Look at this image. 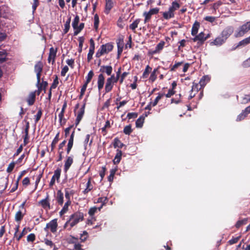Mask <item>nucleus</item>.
Instances as JSON below:
<instances>
[{
    "instance_id": "5701e85b",
    "label": "nucleus",
    "mask_w": 250,
    "mask_h": 250,
    "mask_svg": "<svg viewBox=\"0 0 250 250\" xmlns=\"http://www.w3.org/2000/svg\"><path fill=\"white\" fill-rule=\"evenodd\" d=\"M145 117L143 116L140 117L136 121V126L138 128H141L144 124Z\"/></svg>"
},
{
    "instance_id": "bf43d9fd",
    "label": "nucleus",
    "mask_w": 250,
    "mask_h": 250,
    "mask_svg": "<svg viewBox=\"0 0 250 250\" xmlns=\"http://www.w3.org/2000/svg\"><path fill=\"white\" fill-rule=\"evenodd\" d=\"M105 170H106L105 167H103L102 170L100 172V175L101 177V180H103V178L104 176Z\"/></svg>"
},
{
    "instance_id": "c85d7f7f",
    "label": "nucleus",
    "mask_w": 250,
    "mask_h": 250,
    "mask_svg": "<svg viewBox=\"0 0 250 250\" xmlns=\"http://www.w3.org/2000/svg\"><path fill=\"white\" fill-rule=\"evenodd\" d=\"M59 135H60V133L58 132L57 133V134L56 135L55 137L54 138V139H53V140L51 143V150H52L54 148L56 145L57 144V143L59 141Z\"/></svg>"
},
{
    "instance_id": "423d86ee",
    "label": "nucleus",
    "mask_w": 250,
    "mask_h": 250,
    "mask_svg": "<svg viewBox=\"0 0 250 250\" xmlns=\"http://www.w3.org/2000/svg\"><path fill=\"white\" fill-rule=\"evenodd\" d=\"M58 227L57 220L54 219L49 222L46 224V227L44 228L45 231H47V229H50L52 233H55L57 231Z\"/></svg>"
},
{
    "instance_id": "338daca9",
    "label": "nucleus",
    "mask_w": 250,
    "mask_h": 250,
    "mask_svg": "<svg viewBox=\"0 0 250 250\" xmlns=\"http://www.w3.org/2000/svg\"><path fill=\"white\" fill-rule=\"evenodd\" d=\"M70 195L71 193L68 190L65 191V197L67 199V201H70Z\"/></svg>"
},
{
    "instance_id": "8fccbe9b",
    "label": "nucleus",
    "mask_w": 250,
    "mask_h": 250,
    "mask_svg": "<svg viewBox=\"0 0 250 250\" xmlns=\"http://www.w3.org/2000/svg\"><path fill=\"white\" fill-rule=\"evenodd\" d=\"M35 239V236L34 234H33V233H31V234H29L27 237V240L28 241L33 242V241H34Z\"/></svg>"
},
{
    "instance_id": "9b49d317",
    "label": "nucleus",
    "mask_w": 250,
    "mask_h": 250,
    "mask_svg": "<svg viewBox=\"0 0 250 250\" xmlns=\"http://www.w3.org/2000/svg\"><path fill=\"white\" fill-rule=\"evenodd\" d=\"M84 108H85V104H84L82 107L80 109L78 113L77 116L76 120V124L78 125L83 116L84 113Z\"/></svg>"
},
{
    "instance_id": "4be33fe9",
    "label": "nucleus",
    "mask_w": 250,
    "mask_h": 250,
    "mask_svg": "<svg viewBox=\"0 0 250 250\" xmlns=\"http://www.w3.org/2000/svg\"><path fill=\"white\" fill-rule=\"evenodd\" d=\"M210 80V78L208 76H203L199 82V84L201 87L204 86L206 83Z\"/></svg>"
},
{
    "instance_id": "052dcab7",
    "label": "nucleus",
    "mask_w": 250,
    "mask_h": 250,
    "mask_svg": "<svg viewBox=\"0 0 250 250\" xmlns=\"http://www.w3.org/2000/svg\"><path fill=\"white\" fill-rule=\"evenodd\" d=\"M205 20L209 22H213L215 21V18L211 16H207L205 18Z\"/></svg>"
},
{
    "instance_id": "bb28decb",
    "label": "nucleus",
    "mask_w": 250,
    "mask_h": 250,
    "mask_svg": "<svg viewBox=\"0 0 250 250\" xmlns=\"http://www.w3.org/2000/svg\"><path fill=\"white\" fill-rule=\"evenodd\" d=\"M70 201H67V202L65 203L62 209L60 212L61 215L64 214L68 210V206L70 205Z\"/></svg>"
},
{
    "instance_id": "393cba45",
    "label": "nucleus",
    "mask_w": 250,
    "mask_h": 250,
    "mask_svg": "<svg viewBox=\"0 0 250 250\" xmlns=\"http://www.w3.org/2000/svg\"><path fill=\"white\" fill-rule=\"evenodd\" d=\"M42 206L45 209H50V205L47 198L42 200L40 202Z\"/></svg>"
},
{
    "instance_id": "39448f33",
    "label": "nucleus",
    "mask_w": 250,
    "mask_h": 250,
    "mask_svg": "<svg viewBox=\"0 0 250 250\" xmlns=\"http://www.w3.org/2000/svg\"><path fill=\"white\" fill-rule=\"evenodd\" d=\"M118 81V77L115 78L114 75L107 78L105 85V92L108 93L113 88L114 84Z\"/></svg>"
},
{
    "instance_id": "2eb2a0df",
    "label": "nucleus",
    "mask_w": 250,
    "mask_h": 250,
    "mask_svg": "<svg viewBox=\"0 0 250 250\" xmlns=\"http://www.w3.org/2000/svg\"><path fill=\"white\" fill-rule=\"evenodd\" d=\"M100 71L105 72L107 75H111L112 72V67L109 65H103L101 67Z\"/></svg>"
},
{
    "instance_id": "0eeeda50",
    "label": "nucleus",
    "mask_w": 250,
    "mask_h": 250,
    "mask_svg": "<svg viewBox=\"0 0 250 250\" xmlns=\"http://www.w3.org/2000/svg\"><path fill=\"white\" fill-rule=\"evenodd\" d=\"M159 11V9L158 8H154L151 9L148 12H145L143 14L144 16L145 17V22L146 23L151 18V17L153 15L157 14Z\"/></svg>"
},
{
    "instance_id": "c756f323",
    "label": "nucleus",
    "mask_w": 250,
    "mask_h": 250,
    "mask_svg": "<svg viewBox=\"0 0 250 250\" xmlns=\"http://www.w3.org/2000/svg\"><path fill=\"white\" fill-rule=\"evenodd\" d=\"M152 68L149 65H147L144 72H143L142 76L143 78H147L148 76L149 73L150 72Z\"/></svg>"
},
{
    "instance_id": "412c9836",
    "label": "nucleus",
    "mask_w": 250,
    "mask_h": 250,
    "mask_svg": "<svg viewBox=\"0 0 250 250\" xmlns=\"http://www.w3.org/2000/svg\"><path fill=\"white\" fill-rule=\"evenodd\" d=\"M35 99V92H33L29 94L28 97L27 98V102L29 105H32L34 102Z\"/></svg>"
},
{
    "instance_id": "79ce46f5",
    "label": "nucleus",
    "mask_w": 250,
    "mask_h": 250,
    "mask_svg": "<svg viewBox=\"0 0 250 250\" xmlns=\"http://www.w3.org/2000/svg\"><path fill=\"white\" fill-rule=\"evenodd\" d=\"M123 145H124L122 143L119 139H115L114 140V146L115 147H118L121 148V147H122Z\"/></svg>"
},
{
    "instance_id": "f257e3e1",
    "label": "nucleus",
    "mask_w": 250,
    "mask_h": 250,
    "mask_svg": "<svg viewBox=\"0 0 250 250\" xmlns=\"http://www.w3.org/2000/svg\"><path fill=\"white\" fill-rule=\"evenodd\" d=\"M83 214L80 212H76L70 216L69 220L64 225V228H67L69 226V229L75 226L79 222L83 221Z\"/></svg>"
},
{
    "instance_id": "e2e57ef3",
    "label": "nucleus",
    "mask_w": 250,
    "mask_h": 250,
    "mask_svg": "<svg viewBox=\"0 0 250 250\" xmlns=\"http://www.w3.org/2000/svg\"><path fill=\"white\" fill-rule=\"evenodd\" d=\"M137 114L136 113H129L127 116L129 119L135 118L137 117Z\"/></svg>"
},
{
    "instance_id": "72a5a7b5",
    "label": "nucleus",
    "mask_w": 250,
    "mask_h": 250,
    "mask_svg": "<svg viewBox=\"0 0 250 250\" xmlns=\"http://www.w3.org/2000/svg\"><path fill=\"white\" fill-rule=\"evenodd\" d=\"M140 21V19L136 20L132 24L130 25V29H131L132 30H134L138 27V24L139 23Z\"/></svg>"
},
{
    "instance_id": "f8f14e48",
    "label": "nucleus",
    "mask_w": 250,
    "mask_h": 250,
    "mask_svg": "<svg viewBox=\"0 0 250 250\" xmlns=\"http://www.w3.org/2000/svg\"><path fill=\"white\" fill-rule=\"evenodd\" d=\"M95 46L94 42L92 39L90 40V45L89 52L87 54V60L89 62L92 58V56L94 53Z\"/></svg>"
},
{
    "instance_id": "4d7b16f0",
    "label": "nucleus",
    "mask_w": 250,
    "mask_h": 250,
    "mask_svg": "<svg viewBox=\"0 0 250 250\" xmlns=\"http://www.w3.org/2000/svg\"><path fill=\"white\" fill-rule=\"evenodd\" d=\"M42 114L41 110H39L35 115L36 122H37L41 118Z\"/></svg>"
},
{
    "instance_id": "de8ad7c7",
    "label": "nucleus",
    "mask_w": 250,
    "mask_h": 250,
    "mask_svg": "<svg viewBox=\"0 0 250 250\" xmlns=\"http://www.w3.org/2000/svg\"><path fill=\"white\" fill-rule=\"evenodd\" d=\"M14 167H15V163L14 162L11 163L9 165V166L7 168V172H9V173L11 172L14 169Z\"/></svg>"
},
{
    "instance_id": "f03ea898",
    "label": "nucleus",
    "mask_w": 250,
    "mask_h": 250,
    "mask_svg": "<svg viewBox=\"0 0 250 250\" xmlns=\"http://www.w3.org/2000/svg\"><path fill=\"white\" fill-rule=\"evenodd\" d=\"M179 7L180 5L176 1H173L172 3L171 6L169 8L168 11L163 13V17L166 20L173 18L174 16V11Z\"/></svg>"
},
{
    "instance_id": "6e6552de",
    "label": "nucleus",
    "mask_w": 250,
    "mask_h": 250,
    "mask_svg": "<svg viewBox=\"0 0 250 250\" xmlns=\"http://www.w3.org/2000/svg\"><path fill=\"white\" fill-rule=\"evenodd\" d=\"M42 63L41 62H38L35 65V71L37 74V84L39 85L40 83L41 73L42 70Z\"/></svg>"
},
{
    "instance_id": "37998d69",
    "label": "nucleus",
    "mask_w": 250,
    "mask_h": 250,
    "mask_svg": "<svg viewBox=\"0 0 250 250\" xmlns=\"http://www.w3.org/2000/svg\"><path fill=\"white\" fill-rule=\"evenodd\" d=\"M84 27V23H81L78 27L76 28L74 32V34H78Z\"/></svg>"
},
{
    "instance_id": "ddd939ff",
    "label": "nucleus",
    "mask_w": 250,
    "mask_h": 250,
    "mask_svg": "<svg viewBox=\"0 0 250 250\" xmlns=\"http://www.w3.org/2000/svg\"><path fill=\"white\" fill-rule=\"evenodd\" d=\"M104 77L102 74H100L98 76L97 85L99 91L101 90V89L103 88L104 83Z\"/></svg>"
},
{
    "instance_id": "1a4fd4ad",
    "label": "nucleus",
    "mask_w": 250,
    "mask_h": 250,
    "mask_svg": "<svg viewBox=\"0 0 250 250\" xmlns=\"http://www.w3.org/2000/svg\"><path fill=\"white\" fill-rule=\"evenodd\" d=\"M57 52V49L54 47H51L49 49V54L48 58V61L50 63L52 62L53 63L55 62L56 54Z\"/></svg>"
},
{
    "instance_id": "f704fd0d",
    "label": "nucleus",
    "mask_w": 250,
    "mask_h": 250,
    "mask_svg": "<svg viewBox=\"0 0 250 250\" xmlns=\"http://www.w3.org/2000/svg\"><path fill=\"white\" fill-rule=\"evenodd\" d=\"M103 207V205L101 206L100 208H97L96 207H93V208H91L89 209V211H88V214L90 215V216H93L95 213L97 211V210L98 209L99 210H100L101 208H102Z\"/></svg>"
},
{
    "instance_id": "cd10ccee",
    "label": "nucleus",
    "mask_w": 250,
    "mask_h": 250,
    "mask_svg": "<svg viewBox=\"0 0 250 250\" xmlns=\"http://www.w3.org/2000/svg\"><path fill=\"white\" fill-rule=\"evenodd\" d=\"M66 105H67L66 103L65 102L62 105L61 111L58 115V117H59V120H60V122H62V119L63 118L64 110L66 107Z\"/></svg>"
},
{
    "instance_id": "2f4dec72",
    "label": "nucleus",
    "mask_w": 250,
    "mask_h": 250,
    "mask_svg": "<svg viewBox=\"0 0 250 250\" xmlns=\"http://www.w3.org/2000/svg\"><path fill=\"white\" fill-rule=\"evenodd\" d=\"M80 18L78 15H76L74 19V21L72 22V27L74 29H76V28L78 27V23L79 22Z\"/></svg>"
},
{
    "instance_id": "ea45409f",
    "label": "nucleus",
    "mask_w": 250,
    "mask_h": 250,
    "mask_svg": "<svg viewBox=\"0 0 250 250\" xmlns=\"http://www.w3.org/2000/svg\"><path fill=\"white\" fill-rule=\"evenodd\" d=\"M93 75H94L93 72L92 70L88 72V75L86 77V82L85 83H86L87 84L90 82Z\"/></svg>"
},
{
    "instance_id": "c03bdc74",
    "label": "nucleus",
    "mask_w": 250,
    "mask_h": 250,
    "mask_svg": "<svg viewBox=\"0 0 250 250\" xmlns=\"http://www.w3.org/2000/svg\"><path fill=\"white\" fill-rule=\"evenodd\" d=\"M94 27L97 29L98 27V25H99V17L97 14H96L94 16Z\"/></svg>"
},
{
    "instance_id": "864d4df0",
    "label": "nucleus",
    "mask_w": 250,
    "mask_h": 250,
    "mask_svg": "<svg viewBox=\"0 0 250 250\" xmlns=\"http://www.w3.org/2000/svg\"><path fill=\"white\" fill-rule=\"evenodd\" d=\"M68 71V66H64L61 71L62 76H64Z\"/></svg>"
},
{
    "instance_id": "13d9d810",
    "label": "nucleus",
    "mask_w": 250,
    "mask_h": 250,
    "mask_svg": "<svg viewBox=\"0 0 250 250\" xmlns=\"http://www.w3.org/2000/svg\"><path fill=\"white\" fill-rule=\"evenodd\" d=\"M198 91V84L197 83H193L191 92L196 91L197 92Z\"/></svg>"
},
{
    "instance_id": "20e7f679",
    "label": "nucleus",
    "mask_w": 250,
    "mask_h": 250,
    "mask_svg": "<svg viewBox=\"0 0 250 250\" xmlns=\"http://www.w3.org/2000/svg\"><path fill=\"white\" fill-rule=\"evenodd\" d=\"M250 30V21L240 26L235 33V37H239L244 36Z\"/></svg>"
},
{
    "instance_id": "4c0bfd02",
    "label": "nucleus",
    "mask_w": 250,
    "mask_h": 250,
    "mask_svg": "<svg viewBox=\"0 0 250 250\" xmlns=\"http://www.w3.org/2000/svg\"><path fill=\"white\" fill-rule=\"evenodd\" d=\"M79 52H81L82 51V48L83 45V43L84 42V38L83 37H79Z\"/></svg>"
},
{
    "instance_id": "9d476101",
    "label": "nucleus",
    "mask_w": 250,
    "mask_h": 250,
    "mask_svg": "<svg viewBox=\"0 0 250 250\" xmlns=\"http://www.w3.org/2000/svg\"><path fill=\"white\" fill-rule=\"evenodd\" d=\"M233 28L232 27H229L225 29L222 32L221 36L226 40L228 37L233 33Z\"/></svg>"
},
{
    "instance_id": "69168bd1",
    "label": "nucleus",
    "mask_w": 250,
    "mask_h": 250,
    "mask_svg": "<svg viewBox=\"0 0 250 250\" xmlns=\"http://www.w3.org/2000/svg\"><path fill=\"white\" fill-rule=\"evenodd\" d=\"M174 91L173 89H169L168 93L166 95V96L167 98H170L171 96L174 94Z\"/></svg>"
},
{
    "instance_id": "7ed1b4c3",
    "label": "nucleus",
    "mask_w": 250,
    "mask_h": 250,
    "mask_svg": "<svg viewBox=\"0 0 250 250\" xmlns=\"http://www.w3.org/2000/svg\"><path fill=\"white\" fill-rule=\"evenodd\" d=\"M113 45L109 43L102 45L96 54V57H100L101 56L107 54L113 49Z\"/></svg>"
},
{
    "instance_id": "a211bd4d",
    "label": "nucleus",
    "mask_w": 250,
    "mask_h": 250,
    "mask_svg": "<svg viewBox=\"0 0 250 250\" xmlns=\"http://www.w3.org/2000/svg\"><path fill=\"white\" fill-rule=\"evenodd\" d=\"M122 156V152L121 150L117 149V153L113 160V163L114 164H117L120 163Z\"/></svg>"
},
{
    "instance_id": "dca6fc26",
    "label": "nucleus",
    "mask_w": 250,
    "mask_h": 250,
    "mask_svg": "<svg viewBox=\"0 0 250 250\" xmlns=\"http://www.w3.org/2000/svg\"><path fill=\"white\" fill-rule=\"evenodd\" d=\"M113 6L112 0H106L104 12L108 14Z\"/></svg>"
},
{
    "instance_id": "5fc2aeb1",
    "label": "nucleus",
    "mask_w": 250,
    "mask_h": 250,
    "mask_svg": "<svg viewBox=\"0 0 250 250\" xmlns=\"http://www.w3.org/2000/svg\"><path fill=\"white\" fill-rule=\"evenodd\" d=\"M30 180L29 178L25 177L22 180V183L24 186H27L29 184Z\"/></svg>"
},
{
    "instance_id": "6e6d98bb",
    "label": "nucleus",
    "mask_w": 250,
    "mask_h": 250,
    "mask_svg": "<svg viewBox=\"0 0 250 250\" xmlns=\"http://www.w3.org/2000/svg\"><path fill=\"white\" fill-rule=\"evenodd\" d=\"M249 102H250V94L245 96L243 98V101L242 102V103L246 104Z\"/></svg>"
},
{
    "instance_id": "473e14b6",
    "label": "nucleus",
    "mask_w": 250,
    "mask_h": 250,
    "mask_svg": "<svg viewBox=\"0 0 250 250\" xmlns=\"http://www.w3.org/2000/svg\"><path fill=\"white\" fill-rule=\"evenodd\" d=\"M248 113L247 112H245V110H244L241 113H240L237 117L236 121H240L243 119H244L247 116Z\"/></svg>"
},
{
    "instance_id": "e433bc0d",
    "label": "nucleus",
    "mask_w": 250,
    "mask_h": 250,
    "mask_svg": "<svg viewBox=\"0 0 250 250\" xmlns=\"http://www.w3.org/2000/svg\"><path fill=\"white\" fill-rule=\"evenodd\" d=\"M7 57V53L5 50L0 51V62H3Z\"/></svg>"
},
{
    "instance_id": "49530a36",
    "label": "nucleus",
    "mask_w": 250,
    "mask_h": 250,
    "mask_svg": "<svg viewBox=\"0 0 250 250\" xmlns=\"http://www.w3.org/2000/svg\"><path fill=\"white\" fill-rule=\"evenodd\" d=\"M164 44L165 43L164 42H159L156 47V51H158L162 50L164 47Z\"/></svg>"
},
{
    "instance_id": "a878e982",
    "label": "nucleus",
    "mask_w": 250,
    "mask_h": 250,
    "mask_svg": "<svg viewBox=\"0 0 250 250\" xmlns=\"http://www.w3.org/2000/svg\"><path fill=\"white\" fill-rule=\"evenodd\" d=\"M57 201L60 205H62L63 202V194L61 190L57 192Z\"/></svg>"
},
{
    "instance_id": "7c9ffc66",
    "label": "nucleus",
    "mask_w": 250,
    "mask_h": 250,
    "mask_svg": "<svg viewBox=\"0 0 250 250\" xmlns=\"http://www.w3.org/2000/svg\"><path fill=\"white\" fill-rule=\"evenodd\" d=\"M164 96V94L159 93L158 96L155 98L154 101L153 102H151L150 104L152 105V106H155L157 105L159 100Z\"/></svg>"
},
{
    "instance_id": "3c124183",
    "label": "nucleus",
    "mask_w": 250,
    "mask_h": 250,
    "mask_svg": "<svg viewBox=\"0 0 250 250\" xmlns=\"http://www.w3.org/2000/svg\"><path fill=\"white\" fill-rule=\"evenodd\" d=\"M87 84L86 83H84L81 88L80 98H81L84 95L87 87Z\"/></svg>"
},
{
    "instance_id": "4468645a",
    "label": "nucleus",
    "mask_w": 250,
    "mask_h": 250,
    "mask_svg": "<svg viewBox=\"0 0 250 250\" xmlns=\"http://www.w3.org/2000/svg\"><path fill=\"white\" fill-rule=\"evenodd\" d=\"M73 162V158L72 156H69L67 157L66 160L65 162L64 166V170L65 172L67 171V170L70 168V166L72 164Z\"/></svg>"
},
{
    "instance_id": "aec40b11",
    "label": "nucleus",
    "mask_w": 250,
    "mask_h": 250,
    "mask_svg": "<svg viewBox=\"0 0 250 250\" xmlns=\"http://www.w3.org/2000/svg\"><path fill=\"white\" fill-rule=\"evenodd\" d=\"M207 37L205 36L203 32H201L199 35H196L193 39L194 42L196 41H200L202 42L205 41L207 39Z\"/></svg>"
},
{
    "instance_id": "a19ab883",
    "label": "nucleus",
    "mask_w": 250,
    "mask_h": 250,
    "mask_svg": "<svg viewBox=\"0 0 250 250\" xmlns=\"http://www.w3.org/2000/svg\"><path fill=\"white\" fill-rule=\"evenodd\" d=\"M70 18L68 19V20L66 21L65 24H64V32L65 33H66L70 28Z\"/></svg>"
},
{
    "instance_id": "58836bf2",
    "label": "nucleus",
    "mask_w": 250,
    "mask_h": 250,
    "mask_svg": "<svg viewBox=\"0 0 250 250\" xmlns=\"http://www.w3.org/2000/svg\"><path fill=\"white\" fill-rule=\"evenodd\" d=\"M23 216V215L22 214L21 211H18L16 215H15V220L17 221H20L22 217Z\"/></svg>"
},
{
    "instance_id": "09e8293b",
    "label": "nucleus",
    "mask_w": 250,
    "mask_h": 250,
    "mask_svg": "<svg viewBox=\"0 0 250 250\" xmlns=\"http://www.w3.org/2000/svg\"><path fill=\"white\" fill-rule=\"evenodd\" d=\"M249 44V42H248V41L247 40V38H245V39L242 40L241 41H240L238 44V46H245L247 44Z\"/></svg>"
},
{
    "instance_id": "0e129e2a",
    "label": "nucleus",
    "mask_w": 250,
    "mask_h": 250,
    "mask_svg": "<svg viewBox=\"0 0 250 250\" xmlns=\"http://www.w3.org/2000/svg\"><path fill=\"white\" fill-rule=\"evenodd\" d=\"M44 243L45 244L47 245V246H50L51 247H52L53 246H55L54 244L53 243V242L50 241V240H49L48 239H45L44 240Z\"/></svg>"
},
{
    "instance_id": "680f3d73",
    "label": "nucleus",
    "mask_w": 250,
    "mask_h": 250,
    "mask_svg": "<svg viewBox=\"0 0 250 250\" xmlns=\"http://www.w3.org/2000/svg\"><path fill=\"white\" fill-rule=\"evenodd\" d=\"M87 237V233L86 231H83V233L81 234V239L82 241H85Z\"/></svg>"
},
{
    "instance_id": "603ef678",
    "label": "nucleus",
    "mask_w": 250,
    "mask_h": 250,
    "mask_svg": "<svg viewBox=\"0 0 250 250\" xmlns=\"http://www.w3.org/2000/svg\"><path fill=\"white\" fill-rule=\"evenodd\" d=\"M27 233V231L26 230V229L24 228L23 230H22V232L20 234V235L19 236H17L16 237L17 240L18 241H19L21 238L26 233Z\"/></svg>"
},
{
    "instance_id": "6ab92c4d",
    "label": "nucleus",
    "mask_w": 250,
    "mask_h": 250,
    "mask_svg": "<svg viewBox=\"0 0 250 250\" xmlns=\"http://www.w3.org/2000/svg\"><path fill=\"white\" fill-rule=\"evenodd\" d=\"M199 27V23L197 21H195L192 27L191 34L192 36H195L197 34Z\"/></svg>"
},
{
    "instance_id": "f3484780",
    "label": "nucleus",
    "mask_w": 250,
    "mask_h": 250,
    "mask_svg": "<svg viewBox=\"0 0 250 250\" xmlns=\"http://www.w3.org/2000/svg\"><path fill=\"white\" fill-rule=\"evenodd\" d=\"M226 40L222 36H220L216 38L213 42H211V44L215 45H221Z\"/></svg>"
},
{
    "instance_id": "c9c22d12",
    "label": "nucleus",
    "mask_w": 250,
    "mask_h": 250,
    "mask_svg": "<svg viewBox=\"0 0 250 250\" xmlns=\"http://www.w3.org/2000/svg\"><path fill=\"white\" fill-rule=\"evenodd\" d=\"M157 71V69H154L152 72L151 73L150 77H149V81L151 82H153L157 78L156 75V72Z\"/></svg>"
},
{
    "instance_id": "b1692460",
    "label": "nucleus",
    "mask_w": 250,
    "mask_h": 250,
    "mask_svg": "<svg viewBox=\"0 0 250 250\" xmlns=\"http://www.w3.org/2000/svg\"><path fill=\"white\" fill-rule=\"evenodd\" d=\"M117 47L118 55H120L123 51L124 47V41L123 39L120 40L117 42Z\"/></svg>"
},
{
    "instance_id": "a18cd8bd",
    "label": "nucleus",
    "mask_w": 250,
    "mask_h": 250,
    "mask_svg": "<svg viewBox=\"0 0 250 250\" xmlns=\"http://www.w3.org/2000/svg\"><path fill=\"white\" fill-rule=\"evenodd\" d=\"M132 132V129L130 125H127L125 127L124 129V132L125 134L129 135Z\"/></svg>"
},
{
    "instance_id": "774afa93",
    "label": "nucleus",
    "mask_w": 250,
    "mask_h": 250,
    "mask_svg": "<svg viewBox=\"0 0 250 250\" xmlns=\"http://www.w3.org/2000/svg\"><path fill=\"white\" fill-rule=\"evenodd\" d=\"M244 65L245 67L250 66V58L244 62Z\"/></svg>"
}]
</instances>
